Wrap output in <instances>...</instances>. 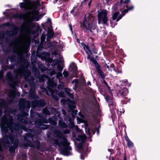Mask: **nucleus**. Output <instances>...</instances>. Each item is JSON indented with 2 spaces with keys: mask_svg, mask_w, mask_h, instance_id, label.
<instances>
[{
  "mask_svg": "<svg viewBox=\"0 0 160 160\" xmlns=\"http://www.w3.org/2000/svg\"><path fill=\"white\" fill-rule=\"evenodd\" d=\"M58 137L63 140L59 142L57 139L51 138L49 140V142L51 143L52 142V144L53 146H58L60 148L59 151L61 154L63 156H68L71 155L72 153L69 151L71 150L72 148L69 146L67 139L61 133L58 134Z\"/></svg>",
  "mask_w": 160,
  "mask_h": 160,
  "instance_id": "1",
  "label": "nucleus"
},
{
  "mask_svg": "<svg viewBox=\"0 0 160 160\" xmlns=\"http://www.w3.org/2000/svg\"><path fill=\"white\" fill-rule=\"evenodd\" d=\"M3 123L7 125L11 132H13L14 130L16 131H19L21 129L25 130L26 128L25 126L19 123L13 122V119L10 118L9 119L6 117H4L3 119Z\"/></svg>",
  "mask_w": 160,
  "mask_h": 160,
  "instance_id": "2",
  "label": "nucleus"
},
{
  "mask_svg": "<svg viewBox=\"0 0 160 160\" xmlns=\"http://www.w3.org/2000/svg\"><path fill=\"white\" fill-rule=\"evenodd\" d=\"M80 28H82V31L87 33L88 30H89L93 36L96 34L95 32H98L96 26L95 24L92 21H87V19H86L85 18L83 21V22L81 23Z\"/></svg>",
  "mask_w": 160,
  "mask_h": 160,
  "instance_id": "3",
  "label": "nucleus"
},
{
  "mask_svg": "<svg viewBox=\"0 0 160 160\" xmlns=\"http://www.w3.org/2000/svg\"><path fill=\"white\" fill-rule=\"evenodd\" d=\"M11 142V146H9V151L11 153H14L16 149L18 148L19 141L17 138H15V136L11 134H9L7 136Z\"/></svg>",
  "mask_w": 160,
  "mask_h": 160,
  "instance_id": "4",
  "label": "nucleus"
},
{
  "mask_svg": "<svg viewBox=\"0 0 160 160\" xmlns=\"http://www.w3.org/2000/svg\"><path fill=\"white\" fill-rule=\"evenodd\" d=\"M3 26L6 27H10L12 28V30L7 31L6 32L7 36L9 37L17 34L20 29L19 27L17 26L12 22H8L4 23Z\"/></svg>",
  "mask_w": 160,
  "mask_h": 160,
  "instance_id": "5",
  "label": "nucleus"
},
{
  "mask_svg": "<svg viewBox=\"0 0 160 160\" xmlns=\"http://www.w3.org/2000/svg\"><path fill=\"white\" fill-rule=\"evenodd\" d=\"M88 58L89 59L90 61L94 64V66L96 68L97 72L99 75V77L102 79V83L104 84L105 85H106L107 83L104 79L105 76L103 72L101 69V66L99 64L96 60L94 59L93 58L91 57L90 55H88Z\"/></svg>",
  "mask_w": 160,
  "mask_h": 160,
  "instance_id": "6",
  "label": "nucleus"
},
{
  "mask_svg": "<svg viewBox=\"0 0 160 160\" xmlns=\"http://www.w3.org/2000/svg\"><path fill=\"white\" fill-rule=\"evenodd\" d=\"M116 37L115 36L112 34L108 36L105 40L106 47L110 48L114 51L115 47L117 48V44L116 42Z\"/></svg>",
  "mask_w": 160,
  "mask_h": 160,
  "instance_id": "7",
  "label": "nucleus"
},
{
  "mask_svg": "<svg viewBox=\"0 0 160 160\" xmlns=\"http://www.w3.org/2000/svg\"><path fill=\"white\" fill-rule=\"evenodd\" d=\"M130 2V0H120V1L119 6L120 7V10L122 11V15L124 16L129 11L132 10L134 7L133 6H128V5H122V4H128Z\"/></svg>",
  "mask_w": 160,
  "mask_h": 160,
  "instance_id": "8",
  "label": "nucleus"
},
{
  "mask_svg": "<svg viewBox=\"0 0 160 160\" xmlns=\"http://www.w3.org/2000/svg\"><path fill=\"white\" fill-rule=\"evenodd\" d=\"M107 15L108 13L106 10H102L98 13V17L99 24L101 23L107 25H108V23L107 22L108 20V18L107 17Z\"/></svg>",
  "mask_w": 160,
  "mask_h": 160,
  "instance_id": "9",
  "label": "nucleus"
},
{
  "mask_svg": "<svg viewBox=\"0 0 160 160\" xmlns=\"http://www.w3.org/2000/svg\"><path fill=\"white\" fill-rule=\"evenodd\" d=\"M30 10L31 11H29L28 13L30 19L32 21L35 20L37 21H38L40 18L43 17L45 14V13H43L39 15V10H37V9H33Z\"/></svg>",
  "mask_w": 160,
  "mask_h": 160,
  "instance_id": "10",
  "label": "nucleus"
},
{
  "mask_svg": "<svg viewBox=\"0 0 160 160\" xmlns=\"http://www.w3.org/2000/svg\"><path fill=\"white\" fill-rule=\"evenodd\" d=\"M6 77L8 81V85L12 89L15 88V86L16 85V82L14 80V77L11 72H8L6 74Z\"/></svg>",
  "mask_w": 160,
  "mask_h": 160,
  "instance_id": "11",
  "label": "nucleus"
},
{
  "mask_svg": "<svg viewBox=\"0 0 160 160\" xmlns=\"http://www.w3.org/2000/svg\"><path fill=\"white\" fill-rule=\"evenodd\" d=\"M19 107L21 111H23L25 108L29 109L30 107V102L27 100L22 99L19 102Z\"/></svg>",
  "mask_w": 160,
  "mask_h": 160,
  "instance_id": "12",
  "label": "nucleus"
},
{
  "mask_svg": "<svg viewBox=\"0 0 160 160\" xmlns=\"http://www.w3.org/2000/svg\"><path fill=\"white\" fill-rule=\"evenodd\" d=\"M46 104L45 101L43 99L35 100L32 102V105L33 108L36 107H43L45 106Z\"/></svg>",
  "mask_w": 160,
  "mask_h": 160,
  "instance_id": "13",
  "label": "nucleus"
},
{
  "mask_svg": "<svg viewBox=\"0 0 160 160\" xmlns=\"http://www.w3.org/2000/svg\"><path fill=\"white\" fill-rule=\"evenodd\" d=\"M40 0H36L35 1L32 0L31 2V4L28 6L29 10H31L33 9H37L38 7L40 5Z\"/></svg>",
  "mask_w": 160,
  "mask_h": 160,
  "instance_id": "14",
  "label": "nucleus"
},
{
  "mask_svg": "<svg viewBox=\"0 0 160 160\" xmlns=\"http://www.w3.org/2000/svg\"><path fill=\"white\" fill-rule=\"evenodd\" d=\"M128 93V91L127 88H123L122 89L119 90L118 92V95L119 97L121 96L122 97L126 96Z\"/></svg>",
  "mask_w": 160,
  "mask_h": 160,
  "instance_id": "15",
  "label": "nucleus"
},
{
  "mask_svg": "<svg viewBox=\"0 0 160 160\" xmlns=\"http://www.w3.org/2000/svg\"><path fill=\"white\" fill-rule=\"evenodd\" d=\"M22 74L24 77L25 78L28 77L29 72L28 71V67L26 66H23L22 67Z\"/></svg>",
  "mask_w": 160,
  "mask_h": 160,
  "instance_id": "16",
  "label": "nucleus"
},
{
  "mask_svg": "<svg viewBox=\"0 0 160 160\" xmlns=\"http://www.w3.org/2000/svg\"><path fill=\"white\" fill-rule=\"evenodd\" d=\"M58 126L62 128H67L68 127V125L64 121L63 118H60L58 122Z\"/></svg>",
  "mask_w": 160,
  "mask_h": 160,
  "instance_id": "17",
  "label": "nucleus"
},
{
  "mask_svg": "<svg viewBox=\"0 0 160 160\" xmlns=\"http://www.w3.org/2000/svg\"><path fill=\"white\" fill-rule=\"evenodd\" d=\"M24 140L26 142L23 143V146L27 148L28 146L30 147H34V145L32 143L31 140L28 139L26 138H24Z\"/></svg>",
  "mask_w": 160,
  "mask_h": 160,
  "instance_id": "18",
  "label": "nucleus"
},
{
  "mask_svg": "<svg viewBox=\"0 0 160 160\" xmlns=\"http://www.w3.org/2000/svg\"><path fill=\"white\" fill-rule=\"evenodd\" d=\"M104 97L105 98L108 103V105L110 106H113V102L112 101V97L107 94L105 95Z\"/></svg>",
  "mask_w": 160,
  "mask_h": 160,
  "instance_id": "19",
  "label": "nucleus"
},
{
  "mask_svg": "<svg viewBox=\"0 0 160 160\" xmlns=\"http://www.w3.org/2000/svg\"><path fill=\"white\" fill-rule=\"evenodd\" d=\"M87 139V137L86 135H79L78 137L76 138V140L79 141H81V142L85 143Z\"/></svg>",
  "mask_w": 160,
  "mask_h": 160,
  "instance_id": "20",
  "label": "nucleus"
},
{
  "mask_svg": "<svg viewBox=\"0 0 160 160\" xmlns=\"http://www.w3.org/2000/svg\"><path fill=\"white\" fill-rule=\"evenodd\" d=\"M68 105L69 109L72 111L76 107L74 102L71 100H70L69 102L68 103Z\"/></svg>",
  "mask_w": 160,
  "mask_h": 160,
  "instance_id": "21",
  "label": "nucleus"
},
{
  "mask_svg": "<svg viewBox=\"0 0 160 160\" xmlns=\"http://www.w3.org/2000/svg\"><path fill=\"white\" fill-rule=\"evenodd\" d=\"M90 51H90L89 52L90 53V55H93L92 53L95 54H97L98 50L97 49L96 47L93 45H92L90 46Z\"/></svg>",
  "mask_w": 160,
  "mask_h": 160,
  "instance_id": "22",
  "label": "nucleus"
},
{
  "mask_svg": "<svg viewBox=\"0 0 160 160\" xmlns=\"http://www.w3.org/2000/svg\"><path fill=\"white\" fill-rule=\"evenodd\" d=\"M130 99L128 98L126 96L122 97L121 100V103L123 104H126L127 102H130Z\"/></svg>",
  "mask_w": 160,
  "mask_h": 160,
  "instance_id": "23",
  "label": "nucleus"
},
{
  "mask_svg": "<svg viewBox=\"0 0 160 160\" xmlns=\"http://www.w3.org/2000/svg\"><path fill=\"white\" fill-rule=\"evenodd\" d=\"M17 57L16 55L13 54L11 56H8V58L9 59L11 62H16Z\"/></svg>",
  "mask_w": 160,
  "mask_h": 160,
  "instance_id": "24",
  "label": "nucleus"
},
{
  "mask_svg": "<svg viewBox=\"0 0 160 160\" xmlns=\"http://www.w3.org/2000/svg\"><path fill=\"white\" fill-rule=\"evenodd\" d=\"M54 35V32L53 31L50 29L49 28L48 29V37L50 38H52Z\"/></svg>",
  "mask_w": 160,
  "mask_h": 160,
  "instance_id": "25",
  "label": "nucleus"
},
{
  "mask_svg": "<svg viewBox=\"0 0 160 160\" xmlns=\"http://www.w3.org/2000/svg\"><path fill=\"white\" fill-rule=\"evenodd\" d=\"M73 64L72 67V71L74 74L77 75L78 73L77 67L74 62H73Z\"/></svg>",
  "mask_w": 160,
  "mask_h": 160,
  "instance_id": "26",
  "label": "nucleus"
},
{
  "mask_svg": "<svg viewBox=\"0 0 160 160\" xmlns=\"http://www.w3.org/2000/svg\"><path fill=\"white\" fill-rule=\"evenodd\" d=\"M29 96L32 98H35V91L34 89H31L29 91Z\"/></svg>",
  "mask_w": 160,
  "mask_h": 160,
  "instance_id": "27",
  "label": "nucleus"
},
{
  "mask_svg": "<svg viewBox=\"0 0 160 160\" xmlns=\"http://www.w3.org/2000/svg\"><path fill=\"white\" fill-rule=\"evenodd\" d=\"M69 124L68 125V127L70 128H73L75 127V125L73 121L72 118H69Z\"/></svg>",
  "mask_w": 160,
  "mask_h": 160,
  "instance_id": "28",
  "label": "nucleus"
},
{
  "mask_svg": "<svg viewBox=\"0 0 160 160\" xmlns=\"http://www.w3.org/2000/svg\"><path fill=\"white\" fill-rule=\"evenodd\" d=\"M33 144L34 145V147L38 149H39L40 146V142L38 140H36L33 142Z\"/></svg>",
  "mask_w": 160,
  "mask_h": 160,
  "instance_id": "29",
  "label": "nucleus"
},
{
  "mask_svg": "<svg viewBox=\"0 0 160 160\" xmlns=\"http://www.w3.org/2000/svg\"><path fill=\"white\" fill-rule=\"evenodd\" d=\"M35 123L39 127L41 126L43 123L41 119H38L35 121Z\"/></svg>",
  "mask_w": 160,
  "mask_h": 160,
  "instance_id": "30",
  "label": "nucleus"
},
{
  "mask_svg": "<svg viewBox=\"0 0 160 160\" xmlns=\"http://www.w3.org/2000/svg\"><path fill=\"white\" fill-rule=\"evenodd\" d=\"M94 107L95 108L96 112L98 113H99L101 111L98 102H97L96 103L94 104Z\"/></svg>",
  "mask_w": 160,
  "mask_h": 160,
  "instance_id": "31",
  "label": "nucleus"
},
{
  "mask_svg": "<svg viewBox=\"0 0 160 160\" xmlns=\"http://www.w3.org/2000/svg\"><path fill=\"white\" fill-rule=\"evenodd\" d=\"M15 95L17 96H19L20 95V93L18 92H15V94L13 92H11L9 96L11 98H14L15 97Z\"/></svg>",
  "mask_w": 160,
  "mask_h": 160,
  "instance_id": "32",
  "label": "nucleus"
},
{
  "mask_svg": "<svg viewBox=\"0 0 160 160\" xmlns=\"http://www.w3.org/2000/svg\"><path fill=\"white\" fill-rule=\"evenodd\" d=\"M49 121L51 124L53 125H56L57 124L56 121L55 119H53L49 118Z\"/></svg>",
  "mask_w": 160,
  "mask_h": 160,
  "instance_id": "33",
  "label": "nucleus"
},
{
  "mask_svg": "<svg viewBox=\"0 0 160 160\" xmlns=\"http://www.w3.org/2000/svg\"><path fill=\"white\" fill-rule=\"evenodd\" d=\"M5 140L3 139H0V152H2L3 151L2 145L4 143Z\"/></svg>",
  "mask_w": 160,
  "mask_h": 160,
  "instance_id": "34",
  "label": "nucleus"
},
{
  "mask_svg": "<svg viewBox=\"0 0 160 160\" xmlns=\"http://www.w3.org/2000/svg\"><path fill=\"white\" fill-rule=\"evenodd\" d=\"M119 13V12L118 11L116 12H115L112 15V20H116L118 16V14Z\"/></svg>",
  "mask_w": 160,
  "mask_h": 160,
  "instance_id": "35",
  "label": "nucleus"
},
{
  "mask_svg": "<svg viewBox=\"0 0 160 160\" xmlns=\"http://www.w3.org/2000/svg\"><path fill=\"white\" fill-rule=\"evenodd\" d=\"M26 2H20L19 3V6L21 8H23L25 9H28V8H27L26 7Z\"/></svg>",
  "mask_w": 160,
  "mask_h": 160,
  "instance_id": "36",
  "label": "nucleus"
},
{
  "mask_svg": "<svg viewBox=\"0 0 160 160\" xmlns=\"http://www.w3.org/2000/svg\"><path fill=\"white\" fill-rule=\"evenodd\" d=\"M41 55L43 57L46 58L49 57L50 55V53L46 52H43L41 53Z\"/></svg>",
  "mask_w": 160,
  "mask_h": 160,
  "instance_id": "37",
  "label": "nucleus"
},
{
  "mask_svg": "<svg viewBox=\"0 0 160 160\" xmlns=\"http://www.w3.org/2000/svg\"><path fill=\"white\" fill-rule=\"evenodd\" d=\"M113 20H112V18H111L110 19L109 21H110V23L111 25V27L112 28H114L115 26L117 24V23L116 22H113L112 21Z\"/></svg>",
  "mask_w": 160,
  "mask_h": 160,
  "instance_id": "38",
  "label": "nucleus"
},
{
  "mask_svg": "<svg viewBox=\"0 0 160 160\" xmlns=\"http://www.w3.org/2000/svg\"><path fill=\"white\" fill-rule=\"evenodd\" d=\"M84 143L83 142H81L79 143L77 146V148L79 150H82L84 145Z\"/></svg>",
  "mask_w": 160,
  "mask_h": 160,
  "instance_id": "39",
  "label": "nucleus"
},
{
  "mask_svg": "<svg viewBox=\"0 0 160 160\" xmlns=\"http://www.w3.org/2000/svg\"><path fill=\"white\" fill-rule=\"evenodd\" d=\"M43 113L45 115H49L50 114L49 111L48 109L46 108L43 109Z\"/></svg>",
  "mask_w": 160,
  "mask_h": 160,
  "instance_id": "40",
  "label": "nucleus"
},
{
  "mask_svg": "<svg viewBox=\"0 0 160 160\" xmlns=\"http://www.w3.org/2000/svg\"><path fill=\"white\" fill-rule=\"evenodd\" d=\"M41 127H40V128L43 130H45L48 128L49 127V125H46L43 124Z\"/></svg>",
  "mask_w": 160,
  "mask_h": 160,
  "instance_id": "41",
  "label": "nucleus"
},
{
  "mask_svg": "<svg viewBox=\"0 0 160 160\" xmlns=\"http://www.w3.org/2000/svg\"><path fill=\"white\" fill-rule=\"evenodd\" d=\"M4 32L3 31H0V41L4 38Z\"/></svg>",
  "mask_w": 160,
  "mask_h": 160,
  "instance_id": "42",
  "label": "nucleus"
},
{
  "mask_svg": "<svg viewBox=\"0 0 160 160\" xmlns=\"http://www.w3.org/2000/svg\"><path fill=\"white\" fill-rule=\"evenodd\" d=\"M58 95L60 97L64 98L65 97V93L62 91H61L59 92Z\"/></svg>",
  "mask_w": 160,
  "mask_h": 160,
  "instance_id": "43",
  "label": "nucleus"
},
{
  "mask_svg": "<svg viewBox=\"0 0 160 160\" xmlns=\"http://www.w3.org/2000/svg\"><path fill=\"white\" fill-rule=\"evenodd\" d=\"M127 145L128 147L131 148L133 146V143L130 141H129L127 142Z\"/></svg>",
  "mask_w": 160,
  "mask_h": 160,
  "instance_id": "44",
  "label": "nucleus"
},
{
  "mask_svg": "<svg viewBox=\"0 0 160 160\" xmlns=\"http://www.w3.org/2000/svg\"><path fill=\"white\" fill-rule=\"evenodd\" d=\"M27 24H28V28L31 27L33 28L35 26L34 23L31 22H28L27 23Z\"/></svg>",
  "mask_w": 160,
  "mask_h": 160,
  "instance_id": "45",
  "label": "nucleus"
},
{
  "mask_svg": "<svg viewBox=\"0 0 160 160\" xmlns=\"http://www.w3.org/2000/svg\"><path fill=\"white\" fill-rule=\"evenodd\" d=\"M8 135H6L5 136V139H3L5 140L4 143H5L6 144H11V142L10 143L9 139L8 138H7V136Z\"/></svg>",
  "mask_w": 160,
  "mask_h": 160,
  "instance_id": "46",
  "label": "nucleus"
},
{
  "mask_svg": "<svg viewBox=\"0 0 160 160\" xmlns=\"http://www.w3.org/2000/svg\"><path fill=\"white\" fill-rule=\"evenodd\" d=\"M30 117L32 118H33L36 116V112L32 110H31L30 112Z\"/></svg>",
  "mask_w": 160,
  "mask_h": 160,
  "instance_id": "47",
  "label": "nucleus"
},
{
  "mask_svg": "<svg viewBox=\"0 0 160 160\" xmlns=\"http://www.w3.org/2000/svg\"><path fill=\"white\" fill-rule=\"evenodd\" d=\"M42 120V123H47L48 122V120H47V118H41Z\"/></svg>",
  "mask_w": 160,
  "mask_h": 160,
  "instance_id": "48",
  "label": "nucleus"
},
{
  "mask_svg": "<svg viewBox=\"0 0 160 160\" xmlns=\"http://www.w3.org/2000/svg\"><path fill=\"white\" fill-rule=\"evenodd\" d=\"M5 103L4 102H0V116H1L2 114V112L1 108L4 105Z\"/></svg>",
  "mask_w": 160,
  "mask_h": 160,
  "instance_id": "49",
  "label": "nucleus"
},
{
  "mask_svg": "<svg viewBox=\"0 0 160 160\" xmlns=\"http://www.w3.org/2000/svg\"><path fill=\"white\" fill-rule=\"evenodd\" d=\"M28 115V113L24 111L22 112L21 114V117L23 118H24L26 116H27Z\"/></svg>",
  "mask_w": 160,
  "mask_h": 160,
  "instance_id": "50",
  "label": "nucleus"
},
{
  "mask_svg": "<svg viewBox=\"0 0 160 160\" xmlns=\"http://www.w3.org/2000/svg\"><path fill=\"white\" fill-rule=\"evenodd\" d=\"M24 16V14H17L15 15L16 17H17V18H19L20 19L23 18Z\"/></svg>",
  "mask_w": 160,
  "mask_h": 160,
  "instance_id": "51",
  "label": "nucleus"
},
{
  "mask_svg": "<svg viewBox=\"0 0 160 160\" xmlns=\"http://www.w3.org/2000/svg\"><path fill=\"white\" fill-rule=\"evenodd\" d=\"M84 49L85 50V51H86V50H85V48H86V49L88 50V51L89 52H90V51H90V47H89L88 46H86V45L85 44H84ZM87 51V50H86Z\"/></svg>",
  "mask_w": 160,
  "mask_h": 160,
  "instance_id": "52",
  "label": "nucleus"
},
{
  "mask_svg": "<svg viewBox=\"0 0 160 160\" xmlns=\"http://www.w3.org/2000/svg\"><path fill=\"white\" fill-rule=\"evenodd\" d=\"M14 64H11L10 65H8V69H12L14 68Z\"/></svg>",
  "mask_w": 160,
  "mask_h": 160,
  "instance_id": "53",
  "label": "nucleus"
},
{
  "mask_svg": "<svg viewBox=\"0 0 160 160\" xmlns=\"http://www.w3.org/2000/svg\"><path fill=\"white\" fill-rule=\"evenodd\" d=\"M63 74L64 77L65 78L68 77L69 75V73L67 71H64Z\"/></svg>",
  "mask_w": 160,
  "mask_h": 160,
  "instance_id": "54",
  "label": "nucleus"
},
{
  "mask_svg": "<svg viewBox=\"0 0 160 160\" xmlns=\"http://www.w3.org/2000/svg\"><path fill=\"white\" fill-rule=\"evenodd\" d=\"M69 118H71L70 116L69 115L65 117L64 118V119H63L64 121H67L68 120V121H69Z\"/></svg>",
  "mask_w": 160,
  "mask_h": 160,
  "instance_id": "55",
  "label": "nucleus"
},
{
  "mask_svg": "<svg viewBox=\"0 0 160 160\" xmlns=\"http://www.w3.org/2000/svg\"><path fill=\"white\" fill-rule=\"evenodd\" d=\"M72 116L73 117V118H75V116L74 115V113L75 115H77L78 111L77 110H74V109H73V110H72Z\"/></svg>",
  "mask_w": 160,
  "mask_h": 160,
  "instance_id": "56",
  "label": "nucleus"
},
{
  "mask_svg": "<svg viewBox=\"0 0 160 160\" xmlns=\"http://www.w3.org/2000/svg\"><path fill=\"white\" fill-rule=\"evenodd\" d=\"M2 68L4 71H6L7 69H8V65L2 66Z\"/></svg>",
  "mask_w": 160,
  "mask_h": 160,
  "instance_id": "57",
  "label": "nucleus"
},
{
  "mask_svg": "<svg viewBox=\"0 0 160 160\" xmlns=\"http://www.w3.org/2000/svg\"><path fill=\"white\" fill-rule=\"evenodd\" d=\"M63 68L60 65L58 64L57 66V69L60 71H61L62 70Z\"/></svg>",
  "mask_w": 160,
  "mask_h": 160,
  "instance_id": "58",
  "label": "nucleus"
},
{
  "mask_svg": "<svg viewBox=\"0 0 160 160\" xmlns=\"http://www.w3.org/2000/svg\"><path fill=\"white\" fill-rule=\"evenodd\" d=\"M56 73V72L53 69L50 73V75L51 76H52L54 75Z\"/></svg>",
  "mask_w": 160,
  "mask_h": 160,
  "instance_id": "59",
  "label": "nucleus"
},
{
  "mask_svg": "<svg viewBox=\"0 0 160 160\" xmlns=\"http://www.w3.org/2000/svg\"><path fill=\"white\" fill-rule=\"evenodd\" d=\"M70 130L68 129H66L64 131L63 133L65 134H68L70 133Z\"/></svg>",
  "mask_w": 160,
  "mask_h": 160,
  "instance_id": "60",
  "label": "nucleus"
},
{
  "mask_svg": "<svg viewBox=\"0 0 160 160\" xmlns=\"http://www.w3.org/2000/svg\"><path fill=\"white\" fill-rule=\"evenodd\" d=\"M78 80L77 79H74L72 82V83H75V84H78Z\"/></svg>",
  "mask_w": 160,
  "mask_h": 160,
  "instance_id": "61",
  "label": "nucleus"
},
{
  "mask_svg": "<svg viewBox=\"0 0 160 160\" xmlns=\"http://www.w3.org/2000/svg\"><path fill=\"white\" fill-rule=\"evenodd\" d=\"M65 92L66 93H67L68 94V95L70 96V97L71 98H72L73 97V96L72 93H70L69 92H68V91H67L66 90H65Z\"/></svg>",
  "mask_w": 160,
  "mask_h": 160,
  "instance_id": "62",
  "label": "nucleus"
},
{
  "mask_svg": "<svg viewBox=\"0 0 160 160\" xmlns=\"http://www.w3.org/2000/svg\"><path fill=\"white\" fill-rule=\"evenodd\" d=\"M25 2L29 4V5L31 4V2H32V0H23Z\"/></svg>",
  "mask_w": 160,
  "mask_h": 160,
  "instance_id": "63",
  "label": "nucleus"
},
{
  "mask_svg": "<svg viewBox=\"0 0 160 160\" xmlns=\"http://www.w3.org/2000/svg\"><path fill=\"white\" fill-rule=\"evenodd\" d=\"M3 72L2 71H0V79L3 78Z\"/></svg>",
  "mask_w": 160,
  "mask_h": 160,
  "instance_id": "64",
  "label": "nucleus"
}]
</instances>
